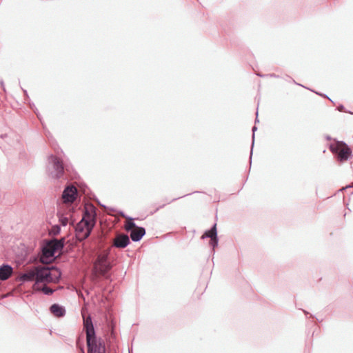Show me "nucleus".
Returning a JSON list of instances; mask_svg holds the SVG:
<instances>
[{
  "mask_svg": "<svg viewBox=\"0 0 353 353\" xmlns=\"http://www.w3.org/2000/svg\"><path fill=\"white\" fill-rule=\"evenodd\" d=\"M97 221V212L92 203L86 204L83 210L81 221L77 223L74 229L77 239L83 241L91 234Z\"/></svg>",
  "mask_w": 353,
  "mask_h": 353,
  "instance_id": "obj_1",
  "label": "nucleus"
},
{
  "mask_svg": "<svg viewBox=\"0 0 353 353\" xmlns=\"http://www.w3.org/2000/svg\"><path fill=\"white\" fill-rule=\"evenodd\" d=\"M83 330L86 335L88 353H106L105 344L101 337H97L90 314L81 312Z\"/></svg>",
  "mask_w": 353,
  "mask_h": 353,
  "instance_id": "obj_2",
  "label": "nucleus"
},
{
  "mask_svg": "<svg viewBox=\"0 0 353 353\" xmlns=\"http://www.w3.org/2000/svg\"><path fill=\"white\" fill-rule=\"evenodd\" d=\"M64 246L65 238L44 240L41 246V262L45 264L51 263L55 259L56 252L62 250Z\"/></svg>",
  "mask_w": 353,
  "mask_h": 353,
  "instance_id": "obj_3",
  "label": "nucleus"
},
{
  "mask_svg": "<svg viewBox=\"0 0 353 353\" xmlns=\"http://www.w3.org/2000/svg\"><path fill=\"white\" fill-rule=\"evenodd\" d=\"M61 276V272L54 265H36V282L34 286L39 283H57Z\"/></svg>",
  "mask_w": 353,
  "mask_h": 353,
  "instance_id": "obj_4",
  "label": "nucleus"
},
{
  "mask_svg": "<svg viewBox=\"0 0 353 353\" xmlns=\"http://www.w3.org/2000/svg\"><path fill=\"white\" fill-rule=\"evenodd\" d=\"M111 250L112 247H109L99 253L94 263L97 271L106 279H110L109 272L112 267L109 260Z\"/></svg>",
  "mask_w": 353,
  "mask_h": 353,
  "instance_id": "obj_5",
  "label": "nucleus"
},
{
  "mask_svg": "<svg viewBox=\"0 0 353 353\" xmlns=\"http://www.w3.org/2000/svg\"><path fill=\"white\" fill-rule=\"evenodd\" d=\"M206 238L210 239L209 245L212 247V252L214 254L215 252L214 249L219 245V238L217 236V228L216 223H214L209 230L205 231L203 235L201 236L202 239Z\"/></svg>",
  "mask_w": 353,
  "mask_h": 353,
  "instance_id": "obj_6",
  "label": "nucleus"
},
{
  "mask_svg": "<svg viewBox=\"0 0 353 353\" xmlns=\"http://www.w3.org/2000/svg\"><path fill=\"white\" fill-rule=\"evenodd\" d=\"M78 190L75 185L70 184L67 185L62 192V200L64 203H73L76 201Z\"/></svg>",
  "mask_w": 353,
  "mask_h": 353,
  "instance_id": "obj_7",
  "label": "nucleus"
},
{
  "mask_svg": "<svg viewBox=\"0 0 353 353\" xmlns=\"http://www.w3.org/2000/svg\"><path fill=\"white\" fill-rule=\"evenodd\" d=\"M331 148L337 153L338 159L340 161H347L351 153L347 145L342 143H339L336 146H332Z\"/></svg>",
  "mask_w": 353,
  "mask_h": 353,
  "instance_id": "obj_8",
  "label": "nucleus"
},
{
  "mask_svg": "<svg viewBox=\"0 0 353 353\" xmlns=\"http://www.w3.org/2000/svg\"><path fill=\"white\" fill-rule=\"evenodd\" d=\"M130 244V237L128 234L121 233L115 237L113 241L112 248H116L119 249H124Z\"/></svg>",
  "mask_w": 353,
  "mask_h": 353,
  "instance_id": "obj_9",
  "label": "nucleus"
},
{
  "mask_svg": "<svg viewBox=\"0 0 353 353\" xmlns=\"http://www.w3.org/2000/svg\"><path fill=\"white\" fill-rule=\"evenodd\" d=\"M49 165L52 166L56 172L57 176L62 174L63 172V167L61 161L56 157L50 156L48 159Z\"/></svg>",
  "mask_w": 353,
  "mask_h": 353,
  "instance_id": "obj_10",
  "label": "nucleus"
},
{
  "mask_svg": "<svg viewBox=\"0 0 353 353\" xmlns=\"http://www.w3.org/2000/svg\"><path fill=\"white\" fill-rule=\"evenodd\" d=\"M19 281L22 283L30 282L33 281L36 282V265L33 266L28 271L22 274L19 276Z\"/></svg>",
  "mask_w": 353,
  "mask_h": 353,
  "instance_id": "obj_11",
  "label": "nucleus"
},
{
  "mask_svg": "<svg viewBox=\"0 0 353 353\" xmlns=\"http://www.w3.org/2000/svg\"><path fill=\"white\" fill-rule=\"evenodd\" d=\"M13 272L12 267L8 263H3L0 266V280L6 281L11 276Z\"/></svg>",
  "mask_w": 353,
  "mask_h": 353,
  "instance_id": "obj_12",
  "label": "nucleus"
},
{
  "mask_svg": "<svg viewBox=\"0 0 353 353\" xmlns=\"http://www.w3.org/2000/svg\"><path fill=\"white\" fill-rule=\"evenodd\" d=\"M49 310L57 318L63 317L66 313L65 307L58 303L51 305Z\"/></svg>",
  "mask_w": 353,
  "mask_h": 353,
  "instance_id": "obj_13",
  "label": "nucleus"
},
{
  "mask_svg": "<svg viewBox=\"0 0 353 353\" xmlns=\"http://www.w3.org/2000/svg\"><path fill=\"white\" fill-rule=\"evenodd\" d=\"M145 234V229L143 227H137V230H132L130 232V238L134 242L140 241Z\"/></svg>",
  "mask_w": 353,
  "mask_h": 353,
  "instance_id": "obj_14",
  "label": "nucleus"
},
{
  "mask_svg": "<svg viewBox=\"0 0 353 353\" xmlns=\"http://www.w3.org/2000/svg\"><path fill=\"white\" fill-rule=\"evenodd\" d=\"M123 218L126 219L127 220H128L126 225H125V230L128 232H131L132 231V228H136L137 229V227H139L138 225H137V224L134 222V219L126 215L123 211H120L119 212Z\"/></svg>",
  "mask_w": 353,
  "mask_h": 353,
  "instance_id": "obj_15",
  "label": "nucleus"
},
{
  "mask_svg": "<svg viewBox=\"0 0 353 353\" xmlns=\"http://www.w3.org/2000/svg\"><path fill=\"white\" fill-rule=\"evenodd\" d=\"M192 193H189V194H184L183 196H179V197H176V198H174L173 199L170 200V201H168V200H165V203L159 205V207H157L155 210H154V211L151 212L150 214H153L154 213L157 212L159 210L164 208L167 204H169L174 201H176L181 198H183V197H185L186 196H188L190 194H191Z\"/></svg>",
  "mask_w": 353,
  "mask_h": 353,
  "instance_id": "obj_16",
  "label": "nucleus"
},
{
  "mask_svg": "<svg viewBox=\"0 0 353 353\" xmlns=\"http://www.w3.org/2000/svg\"><path fill=\"white\" fill-rule=\"evenodd\" d=\"M37 290L41 291L45 295L50 296L52 295L55 292L56 290L52 289L48 287V285H44L41 287L40 289H38Z\"/></svg>",
  "mask_w": 353,
  "mask_h": 353,
  "instance_id": "obj_17",
  "label": "nucleus"
},
{
  "mask_svg": "<svg viewBox=\"0 0 353 353\" xmlns=\"http://www.w3.org/2000/svg\"><path fill=\"white\" fill-rule=\"evenodd\" d=\"M61 232V226L59 225H54L52 227L50 234L54 236L59 234Z\"/></svg>",
  "mask_w": 353,
  "mask_h": 353,
  "instance_id": "obj_18",
  "label": "nucleus"
},
{
  "mask_svg": "<svg viewBox=\"0 0 353 353\" xmlns=\"http://www.w3.org/2000/svg\"><path fill=\"white\" fill-rule=\"evenodd\" d=\"M59 216V222L63 226H66L68 223V217L63 216V214H60L59 212L57 213Z\"/></svg>",
  "mask_w": 353,
  "mask_h": 353,
  "instance_id": "obj_19",
  "label": "nucleus"
},
{
  "mask_svg": "<svg viewBox=\"0 0 353 353\" xmlns=\"http://www.w3.org/2000/svg\"><path fill=\"white\" fill-rule=\"evenodd\" d=\"M96 202H97V203H98L101 207H102V208H105V209H109V208H108V207H107L106 205H105L102 204V203L99 201V200L98 199H96ZM110 210H111V211H114V208H110Z\"/></svg>",
  "mask_w": 353,
  "mask_h": 353,
  "instance_id": "obj_20",
  "label": "nucleus"
},
{
  "mask_svg": "<svg viewBox=\"0 0 353 353\" xmlns=\"http://www.w3.org/2000/svg\"><path fill=\"white\" fill-rule=\"evenodd\" d=\"M80 353H85V351H84V348H83V347H81L80 348Z\"/></svg>",
  "mask_w": 353,
  "mask_h": 353,
  "instance_id": "obj_21",
  "label": "nucleus"
},
{
  "mask_svg": "<svg viewBox=\"0 0 353 353\" xmlns=\"http://www.w3.org/2000/svg\"><path fill=\"white\" fill-rule=\"evenodd\" d=\"M353 188V183H352L351 185L346 186L345 188Z\"/></svg>",
  "mask_w": 353,
  "mask_h": 353,
  "instance_id": "obj_22",
  "label": "nucleus"
},
{
  "mask_svg": "<svg viewBox=\"0 0 353 353\" xmlns=\"http://www.w3.org/2000/svg\"><path fill=\"white\" fill-rule=\"evenodd\" d=\"M303 312L306 315L309 314V312H307L306 310H303Z\"/></svg>",
  "mask_w": 353,
  "mask_h": 353,
  "instance_id": "obj_23",
  "label": "nucleus"
},
{
  "mask_svg": "<svg viewBox=\"0 0 353 353\" xmlns=\"http://www.w3.org/2000/svg\"><path fill=\"white\" fill-rule=\"evenodd\" d=\"M256 130V128L255 126H254V127L252 128V131H253V132H254Z\"/></svg>",
  "mask_w": 353,
  "mask_h": 353,
  "instance_id": "obj_24",
  "label": "nucleus"
},
{
  "mask_svg": "<svg viewBox=\"0 0 353 353\" xmlns=\"http://www.w3.org/2000/svg\"><path fill=\"white\" fill-rule=\"evenodd\" d=\"M1 86L3 87V81L1 82Z\"/></svg>",
  "mask_w": 353,
  "mask_h": 353,
  "instance_id": "obj_25",
  "label": "nucleus"
},
{
  "mask_svg": "<svg viewBox=\"0 0 353 353\" xmlns=\"http://www.w3.org/2000/svg\"><path fill=\"white\" fill-rule=\"evenodd\" d=\"M316 320H317L318 321H322V319H318L317 318H316Z\"/></svg>",
  "mask_w": 353,
  "mask_h": 353,
  "instance_id": "obj_26",
  "label": "nucleus"
},
{
  "mask_svg": "<svg viewBox=\"0 0 353 353\" xmlns=\"http://www.w3.org/2000/svg\"><path fill=\"white\" fill-rule=\"evenodd\" d=\"M316 320H317L318 321H322V319H318L317 318H316Z\"/></svg>",
  "mask_w": 353,
  "mask_h": 353,
  "instance_id": "obj_27",
  "label": "nucleus"
}]
</instances>
